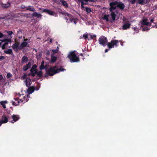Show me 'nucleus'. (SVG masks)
<instances>
[{
  "mask_svg": "<svg viewBox=\"0 0 157 157\" xmlns=\"http://www.w3.org/2000/svg\"><path fill=\"white\" fill-rule=\"evenodd\" d=\"M26 85L27 87H28L32 83V82L29 78H27L25 81Z\"/></svg>",
  "mask_w": 157,
  "mask_h": 157,
  "instance_id": "16",
  "label": "nucleus"
},
{
  "mask_svg": "<svg viewBox=\"0 0 157 157\" xmlns=\"http://www.w3.org/2000/svg\"><path fill=\"white\" fill-rule=\"evenodd\" d=\"M42 12L46 13L48 14L54 16L55 15H56V13L55 12L50 10H48L47 9H43Z\"/></svg>",
  "mask_w": 157,
  "mask_h": 157,
  "instance_id": "8",
  "label": "nucleus"
},
{
  "mask_svg": "<svg viewBox=\"0 0 157 157\" xmlns=\"http://www.w3.org/2000/svg\"><path fill=\"white\" fill-rule=\"evenodd\" d=\"M83 0H78V1L79 2H81V3H82V2H84Z\"/></svg>",
  "mask_w": 157,
  "mask_h": 157,
  "instance_id": "57",
  "label": "nucleus"
},
{
  "mask_svg": "<svg viewBox=\"0 0 157 157\" xmlns=\"http://www.w3.org/2000/svg\"><path fill=\"white\" fill-rule=\"evenodd\" d=\"M27 75L26 74H24L22 77H21V78L23 79H25L27 78Z\"/></svg>",
  "mask_w": 157,
  "mask_h": 157,
  "instance_id": "46",
  "label": "nucleus"
},
{
  "mask_svg": "<svg viewBox=\"0 0 157 157\" xmlns=\"http://www.w3.org/2000/svg\"><path fill=\"white\" fill-rule=\"evenodd\" d=\"M3 79V77L2 75H0V82H1L2 80Z\"/></svg>",
  "mask_w": 157,
  "mask_h": 157,
  "instance_id": "51",
  "label": "nucleus"
},
{
  "mask_svg": "<svg viewBox=\"0 0 157 157\" xmlns=\"http://www.w3.org/2000/svg\"><path fill=\"white\" fill-rule=\"evenodd\" d=\"M4 52L6 54H11V55L14 56L12 50L11 49H8L7 50H4Z\"/></svg>",
  "mask_w": 157,
  "mask_h": 157,
  "instance_id": "21",
  "label": "nucleus"
},
{
  "mask_svg": "<svg viewBox=\"0 0 157 157\" xmlns=\"http://www.w3.org/2000/svg\"><path fill=\"white\" fill-rule=\"evenodd\" d=\"M133 29L135 31H136L137 30V31H138V32L137 33H138L139 32V31H138V29L136 27H134L133 28Z\"/></svg>",
  "mask_w": 157,
  "mask_h": 157,
  "instance_id": "49",
  "label": "nucleus"
},
{
  "mask_svg": "<svg viewBox=\"0 0 157 157\" xmlns=\"http://www.w3.org/2000/svg\"><path fill=\"white\" fill-rule=\"evenodd\" d=\"M136 1V0H131L129 2H131L132 4H134L135 3Z\"/></svg>",
  "mask_w": 157,
  "mask_h": 157,
  "instance_id": "44",
  "label": "nucleus"
},
{
  "mask_svg": "<svg viewBox=\"0 0 157 157\" xmlns=\"http://www.w3.org/2000/svg\"><path fill=\"white\" fill-rule=\"evenodd\" d=\"M4 57L3 56H0V60H3L4 59Z\"/></svg>",
  "mask_w": 157,
  "mask_h": 157,
  "instance_id": "53",
  "label": "nucleus"
},
{
  "mask_svg": "<svg viewBox=\"0 0 157 157\" xmlns=\"http://www.w3.org/2000/svg\"><path fill=\"white\" fill-rule=\"evenodd\" d=\"M119 41H120L118 40H111L110 42H108L107 45L108 48L109 49H111L114 48V46H115L116 47H117L118 46L117 44Z\"/></svg>",
  "mask_w": 157,
  "mask_h": 157,
  "instance_id": "5",
  "label": "nucleus"
},
{
  "mask_svg": "<svg viewBox=\"0 0 157 157\" xmlns=\"http://www.w3.org/2000/svg\"><path fill=\"white\" fill-rule=\"evenodd\" d=\"M52 51L54 54L57 53L58 52V51H57V50H56V49L52 50Z\"/></svg>",
  "mask_w": 157,
  "mask_h": 157,
  "instance_id": "42",
  "label": "nucleus"
},
{
  "mask_svg": "<svg viewBox=\"0 0 157 157\" xmlns=\"http://www.w3.org/2000/svg\"><path fill=\"white\" fill-rule=\"evenodd\" d=\"M98 41L100 44L103 46H105L108 43V40L107 38L104 36H102L99 37Z\"/></svg>",
  "mask_w": 157,
  "mask_h": 157,
  "instance_id": "4",
  "label": "nucleus"
},
{
  "mask_svg": "<svg viewBox=\"0 0 157 157\" xmlns=\"http://www.w3.org/2000/svg\"><path fill=\"white\" fill-rule=\"evenodd\" d=\"M61 2V0H55L54 2L58 4H60V2Z\"/></svg>",
  "mask_w": 157,
  "mask_h": 157,
  "instance_id": "47",
  "label": "nucleus"
},
{
  "mask_svg": "<svg viewBox=\"0 0 157 157\" xmlns=\"http://www.w3.org/2000/svg\"><path fill=\"white\" fill-rule=\"evenodd\" d=\"M154 21V19L153 18H152V19H151V20H150V21L151 22H153V21Z\"/></svg>",
  "mask_w": 157,
  "mask_h": 157,
  "instance_id": "58",
  "label": "nucleus"
},
{
  "mask_svg": "<svg viewBox=\"0 0 157 157\" xmlns=\"http://www.w3.org/2000/svg\"><path fill=\"white\" fill-rule=\"evenodd\" d=\"M44 60H42L41 62V64L40 67V70H43L46 67L44 66Z\"/></svg>",
  "mask_w": 157,
  "mask_h": 157,
  "instance_id": "28",
  "label": "nucleus"
},
{
  "mask_svg": "<svg viewBox=\"0 0 157 157\" xmlns=\"http://www.w3.org/2000/svg\"><path fill=\"white\" fill-rule=\"evenodd\" d=\"M61 13L63 14L64 15L65 17L67 16L68 17V18L69 19V21L68 22V23L73 22L75 24L77 23L76 20L72 18V16L71 14L67 12H62Z\"/></svg>",
  "mask_w": 157,
  "mask_h": 157,
  "instance_id": "6",
  "label": "nucleus"
},
{
  "mask_svg": "<svg viewBox=\"0 0 157 157\" xmlns=\"http://www.w3.org/2000/svg\"><path fill=\"white\" fill-rule=\"evenodd\" d=\"M149 29H150L147 27H146L142 29V31H148Z\"/></svg>",
  "mask_w": 157,
  "mask_h": 157,
  "instance_id": "38",
  "label": "nucleus"
},
{
  "mask_svg": "<svg viewBox=\"0 0 157 157\" xmlns=\"http://www.w3.org/2000/svg\"><path fill=\"white\" fill-rule=\"evenodd\" d=\"M109 51V49H106L105 50V52H108V51Z\"/></svg>",
  "mask_w": 157,
  "mask_h": 157,
  "instance_id": "59",
  "label": "nucleus"
},
{
  "mask_svg": "<svg viewBox=\"0 0 157 157\" xmlns=\"http://www.w3.org/2000/svg\"><path fill=\"white\" fill-rule=\"evenodd\" d=\"M93 35V37L95 38V37H96V35L94 34V35Z\"/></svg>",
  "mask_w": 157,
  "mask_h": 157,
  "instance_id": "62",
  "label": "nucleus"
},
{
  "mask_svg": "<svg viewBox=\"0 0 157 157\" xmlns=\"http://www.w3.org/2000/svg\"><path fill=\"white\" fill-rule=\"evenodd\" d=\"M36 74L38 77H41L42 76L43 73L42 71H40L39 72H37V73H36Z\"/></svg>",
  "mask_w": 157,
  "mask_h": 157,
  "instance_id": "34",
  "label": "nucleus"
},
{
  "mask_svg": "<svg viewBox=\"0 0 157 157\" xmlns=\"http://www.w3.org/2000/svg\"><path fill=\"white\" fill-rule=\"evenodd\" d=\"M10 3L8 2L6 4H2V7L4 8H7L10 6Z\"/></svg>",
  "mask_w": 157,
  "mask_h": 157,
  "instance_id": "26",
  "label": "nucleus"
},
{
  "mask_svg": "<svg viewBox=\"0 0 157 157\" xmlns=\"http://www.w3.org/2000/svg\"><path fill=\"white\" fill-rule=\"evenodd\" d=\"M109 16V15H105L103 17V19L104 20H105L107 22H108L109 21V19L108 18V17Z\"/></svg>",
  "mask_w": 157,
  "mask_h": 157,
  "instance_id": "32",
  "label": "nucleus"
},
{
  "mask_svg": "<svg viewBox=\"0 0 157 157\" xmlns=\"http://www.w3.org/2000/svg\"><path fill=\"white\" fill-rule=\"evenodd\" d=\"M28 58L27 56H24L22 58L21 63H24L27 62L28 61Z\"/></svg>",
  "mask_w": 157,
  "mask_h": 157,
  "instance_id": "19",
  "label": "nucleus"
},
{
  "mask_svg": "<svg viewBox=\"0 0 157 157\" xmlns=\"http://www.w3.org/2000/svg\"><path fill=\"white\" fill-rule=\"evenodd\" d=\"M28 40V39H27V38H26V39H25L24 40V41H28V40Z\"/></svg>",
  "mask_w": 157,
  "mask_h": 157,
  "instance_id": "63",
  "label": "nucleus"
},
{
  "mask_svg": "<svg viewBox=\"0 0 157 157\" xmlns=\"http://www.w3.org/2000/svg\"><path fill=\"white\" fill-rule=\"evenodd\" d=\"M31 65V63L30 62H29L26 65L23 66V70L24 71H26L29 68Z\"/></svg>",
  "mask_w": 157,
  "mask_h": 157,
  "instance_id": "13",
  "label": "nucleus"
},
{
  "mask_svg": "<svg viewBox=\"0 0 157 157\" xmlns=\"http://www.w3.org/2000/svg\"><path fill=\"white\" fill-rule=\"evenodd\" d=\"M84 5V2H82V3H81V6L82 8H85Z\"/></svg>",
  "mask_w": 157,
  "mask_h": 157,
  "instance_id": "50",
  "label": "nucleus"
},
{
  "mask_svg": "<svg viewBox=\"0 0 157 157\" xmlns=\"http://www.w3.org/2000/svg\"><path fill=\"white\" fill-rule=\"evenodd\" d=\"M27 97L24 96L23 97L22 99H19V98H14V101H12L11 103L13 105L17 106L19 105H22L25 102L28 101V99H27Z\"/></svg>",
  "mask_w": 157,
  "mask_h": 157,
  "instance_id": "1",
  "label": "nucleus"
},
{
  "mask_svg": "<svg viewBox=\"0 0 157 157\" xmlns=\"http://www.w3.org/2000/svg\"><path fill=\"white\" fill-rule=\"evenodd\" d=\"M51 62L52 63H54L56 62V60L57 58L56 56H54L52 55L51 56Z\"/></svg>",
  "mask_w": 157,
  "mask_h": 157,
  "instance_id": "23",
  "label": "nucleus"
},
{
  "mask_svg": "<svg viewBox=\"0 0 157 157\" xmlns=\"http://www.w3.org/2000/svg\"><path fill=\"white\" fill-rule=\"evenodd\" d=\"M65 70H66L64 69L63 66L60 67L59 69H58V67H57V71L58 72V73L60 72V71H63Z\"/></svg>",
  "mask_w": 157,
  "mask_h": 157,
  "instance_id": "31",
  "label": "nucleus"
},
{
  "mask_svg": "<svg viewBox=\"0 0 157 157\" xmlns=\"http://www.w3.org/2000/svg\"><path fill=\"white\" fill-rule=\"evenodd\" d=\"M19 45L18 43H15L13 44L12 46V48L15 51H18L19 49Z\"/></svg>",
  "mask_w": 157,
  "mask_h": 157,
  "instance_id": "12",
  "label": "nucleus"
},
{
  "mask_svg": "<svg viewBox=\"0 0 157 157\" xmlns=\"http://www.w3.org/2000/svg\"><path fill=\"white\" fill-rule=\"evenodd\" d=\"M86 11L88 13H90L91 11V10L90 8L86 7L85 8Z\"/></svg>",
  "mask_w": 157,
  "mask_h": 157,
  "instance_id": "35",
  "label": "nucleus"
},
{
  "mask_svg": "<svg viewBox=\"0 0 157 157\" xmlns=\"http://www.w3.org/2000/svg\"><path fill=\"white\" fill-rule=\"evenodd\" d=\"M0 121L2 124L6 123L8 121V119L6 116L4 115L2 116V119L0 120Z\"/></svg>",
  "mask_w": 157,
  "mask_h": 157,
  "instance_id": "11",
  "label": "nucleus"
},
{
  "mask_svg": "<svg viewBox=\"0 0 157 157\" xmlns=\"http://www.w3.org/2000/svg\"><path fill=\"white\" fill-rule=\"evenodd\" d=\"M117 7L121 10H123L125 7L124 5L122 2H118L117 6Z\"/></svg>",
  "mask_w": 157,
  "mask_h": 157,
  "instance_id": "15",
  "label": "nucleus"
},
{
  "mask_svg": "<svg viewBox=\"0 0 157 157\" xmlns=\"http://www.w3.org/2000/svg\"><path fill=\"white\" fill-rule=\"evenodd\" d=\"M26 10H29L32 12H35L36 10L33 6H29L26 7Z\"/></svg>",
  "mask_w": 157,
  "mask_h": 157,
  "instance_id": "20",
  "label": "nucleus"
},
{
  "mask_svg": "<svg viewBox=\"0 0 157 157\" xmlns=\"http://www.w3.org/2000/svg\"><path fill=\"white\" fill-rule=\"evenodd\" d=\"M131 26V24L128 21H125L122 26V29L123 30H126L129 28Z\"/></svg>",
  "mask_w": 157,
  "mask_h": 157,
  "instance_id": "10",
  "label": "nucleus"
},
{
  "mask_svg": "<svg viewBox=\"0 0 157 157\" xmlns=\"http://www.w3.org/2000/svg\"><path fill=\"white\" fill-rule=\"evenodd\" d=\"M147 19H143L142 21V22L141 23V25H147Z\"/></svg>",
  "mask_w": 157,
  "mask_h": 157,
  "instance_id": "30",
  "label": "nucleus"
},
{
  "mask_svg": "<svg viewBox=\"0 0 157 157\" xmlns=\"http://www.w3.org/2000/svg\"><path fill=\"white\" fill-rule=\"evenodd\" d=\"M4 36L3 34L0 32V38H2Z\"/></svg>",
  "mask_w": 157,
  "mask_h": 157,
  "instance_id": "54",
  "label": "nucleus"
},
{
  "mask_svg": "<svg viewBox=\"0 0 157 157\" xmlns=\"http://www.w3.org/2000/svg\"><path fill=\"white\" fill-rule=\"evenodd\" d=\"M22 30L21 29H19L17 32V35H18L19 34H21L22 33Z\"/></svg>",
  "mask_w": 157,
  "mask_h": 157,
  "instance_id": "40",
  "label": "nucleus"
},
{
  "mask_svg": "<svg viewBox=\"0 0 157 157\" xmlns=\"http://www.w3.org/2000/svg\"><path fill=\"white\" fill-rule=\"evenodd\" d=\"M37 73V71H36V72H31L29 74V75H31L33 77H34L35 75Z\"/></svg>",
  "mask_w": 157,
  "mask_h": 157,
  "instance_id": "36",
  "label": "nucleus"
},
{
  "mask_svg": "<svg viewBox=\"0 0 157 157\" xmlns=\"http://www.w3.org/2000/svg\"><path fill=\"white\" fill-rule=\"evenodd\" d=\"M147 25H146L150 26L151 25V24L149 22H147Z\"/></svg>",
  "mask_w": 157,
  "mask_h": 157,
  "instance_id": "52",
  "label": "nucleus"
},
{
  "mask_svg": "<svg viewBox=\"0 0 157 157\" xmlns=\"http://www.w3.org/2000/svg\"><path fill=\"white\" fill-rule=\"evenodd\" d=\"M6 77L8 78H9L12 77V75L10 73H8L7 74Z\"/></svg>",
  "mask_w": 157,
  "mask_h": 157,
  "instance_id": "39",
  "label": "nucleus"
},
{
  "mask_svg": "<svg viewBox=\"0 0 157 157\" xmlns=\"http://www.w3.org/2000/svg\"><path fill=\"white\" fill-rule=\"evenodd\" d=\"M28 43L26 41H23L22 42L19 46V50H21L23 48L27 46Z\"/></svg>",
  "mask_w": 157,
  "mask_h": 157,
  "instance_id": "14",
  "label": "nucleus"
},
{
  "mask_svg": "<svg viewBox=\"0 0 157 157\" xmlns=\"http://www.w3.org/2000/svg\"><path fill=\"white\" fill-rule=\"evenodd\" d=\"M57 66L56 65L54 66L51 67L47 71V74L50 76H52L55 74L58 73L57 71Z\"/></svg>",
  "mask_w": 157,
  "mask_h": 157,
  "instance_id": "3",
  "label": "nucleus"
},
{
  "mask_svg": "<svg viewBox=\"0 0 157 157\" xmlns=\"http://www.w3.org/2000/svg\"><path fill=\"white\" fill-rule=\"evenodd\" d=\"M154 10H155L157 9V4L154 6Z\"/></svg>",
  "mask_w": 157,
  "mask_h": 157,
  "instance_id": "56",
  "label": "nucleus"
},
{
  "mask_svg": "<svg viewBox=\"0 0 157 157\" xmlns=\"http://www.w3.org/2000/svg\"><path fill=\"white\" fill-rule=\"evenodd\" d=\"M65 19L67 20V22H68V18H67V17H65Z\"/></svg>",
  "mask_w": 157,
  "mask_h": 157,
  "instance_id": "61",
  "label": "nucleus"
},
{
  "mask_svg": "<svg viewBox=\"0 0 157 157\" xmlns=\"http://www.w3.org/2000/svg\"><path fill=\"white\" fill-rule=\"evenodd\" d=\"M32 16L33 17H36L37 18H41L42 17V15L40 13H37L36 12H35L32 14Z\"/></svg>",
  "mask_w": 157,
  "mask_h": 157,
  "instance_id": "17",
  "label": "nucleus"
},
{
  "mask_svg": "<svg viewBox=\"0 0 157 157\" xmlns=\"http://www.w3.org/2000/svg\"><path fill=\"white\" fill-rule=\"evenodd\" d=\"M21 7L20 8H21L22 9H26V7L24 5L21 4Z\"/></svg>",
  "mask_w": 157,
  "mask_h": 157,
  "instance_id": "43",
  "label": "nucleus"
},
{
  "mask_svg": "<svg viewBox=\"0 0 157 157\" xmlns=\"http://www.w3.org/2000/svg\"><path fill=\"white\" fill-rule=\"evenodd\" d=\"M1 47L2 49H4L6 48V45L3 44L2 45Z\"/></svg>",
  "mask_w": 157,
  "mask_h": 157,
  "instance_id": "48",
  "label": "nucleus"
},
{
  "mask_svg": "<svg viewBox=\"0 0 157 157\" xmlns=\"http://www.w3.org/2000/svg\"><path fill=\"white\" fill-rule=\"evenodd\" d=\"M84 1L86 2H94L97 0H83Z\"/></svg>",
  "mask_w": 157,
  "mask_h": 157,
  "instance_id": "41",
  "label": "nucleus"
},
{
  "mask_svg": "<svg viewBox=\"0 0 157 157\" xmlns=\"http://www.w3.org/2000/svg\"><path fill=\"white\" fill-rule=\"evenodd\" d=\"M90 39H93V37L92 35H90Z\"/></svg>",
  "mask_w": 157,
  "mask_h": 157,
  "instance_id": "60",
  "label": "nucleus"
},
{
  "mask_svg": "<svg viewBox=\"0 0 157 157\" xmlns=\"http://www.w3.org/2000/svg\"><path fill=\"white\" fill-rule=\"evenodd\" d=\"M67 57L70 60V61L71 63L78 62L80 61L79 58L75 54V51L70 52Z\"/></svg>",
  "mask_w": 157,
  "mask_h": 157,
  "instance_id": "2",
  "label": "nucleus"
},
{
  "mask_svg": "<svg viewBox=\"0 0 157 157\" xmlns=\"http://www.w3.org/2000/svg\"><path fill=\"white\" fill-rule=\"evenodd\" d=\"M46 54L48 55H49L50 54V52L48 50L46 51Z\"/></svg>",
  "mask_w": 157,
  "mask_h": 157,
  "instance_id": "55",
  "label": "nucleus"
},
{
  "mask_svg": "<svg viewBox=\"0 0 157 157\" xmlns=\"http://www.w3.org/2000/svg\"><path fill=\"white\" fill-rule=\"evenodd\" d=\"M0 41L2 42H5V43H4V44L6 46L8 44L9 42H11L10 39H4L3 40H1Z\"/></svg>",
  "mask_w": 157,
  "mask_h": 157,
  "instance_id": "22",
  "label": "nucleus"
},
{
  "mask_svg": "<svg viewBox=\"0 0 157 157\" xmlns=\"http://www.w3.org/2000/svg\"><path fill=\"white\" fill-rule=\"evenodd\" d=\"M7 102L6 101H1L0 102V104L1 105H2L3 107L5 109L6 108V104L7 103Z\"/></svg>",
  "mask_w": 157,
  "mask_h": 157,
  "instance_id": "27",
  "label": "nucleus"
},
{
  "mask_svg": "<svg viewBox=\"0 0 157 157\" xmlns=\"http://www.w3.org/2000/svg\"><path fill=\"white\" fill-rule=\"evenodd\" d=\"M111 12V13L110 14V16L111 17L113 21L115 19L116 17V14H115L114 12H113V11H112Z\"/></svg>",
  "mask_w": 157,
  "mask_h": 157,
  "instance_id": "24",
  "label": "nucleus"
},
{
  "mask_svg": "<svg viewBox=\"0 0 157 157\" xmlns=\"http://www.w3.org/2000/svg\"><path fill=\"white\" fill-rule=\"evenodd\" d=\"M83 36L85 40H89L90 39L88 38V36L87 34H84L83 35Z\"/></svg>",
  "mask_w": 157,
  "mask_h": 157,
  "instance_id": "37",
  "label": "nucleus"
},
{
  "mask_svg": "<svg viewBox=\"0 0 157 157\" xmlns=\"http://www.w3.org/2000/svg\"><path fill=\"white\" fill-rule=\"evenodd\" d=\"M137 3L141 5H144V0H137Z\"/></svg>",
  "mask_w": 157,
  "mask_h": 157,
  "instance_id": "33",
  "label": "nucleus"
},
{
  "mask_svg": "<svg viewBox=\"0 0 157 157\" xmlns=\"http://www.w3.org/2000/svg\"><path fill=\"white\" fill-rule=\"evenodd\" d=\"M7 33L9 35H11L13 33V32L12 31H7Z\"/></svg>",
  "mask_w": 157,
  "mask_h": 157,
  "instance_id": "45",
  "label": "nucleus"
},
{
  "mask_svg": "<svg viewBox=\"0 0 157 157\" xmlns=\"http://www.w3.org/2000/svg\"><path fill=\"white\" fill-rule=\"evenodd\" d=\"M52 39H51L50 40L49 42L50 43H52Z\"/></svg>",
  "mask_w": 157,
  "mask_h": 157,
  "instance_id": "64",
  "label": "nucleus"
},
{
  "mask_svg": "<svg viewBox=\"0 0 157 157\" xmlns=\"http://www.w3.org/2000/svg\"><path fill=\"white\" fill-rule=\"evenodd\" d=\"M35 90L34 87H29L27 90V92L29 94H30L33 93Z\"/></svg>",
  "mask_w": 157,
  "mask_h": 157,
  "instance_id": "18",
  "label": "nucleus"
},
{
  "mask_svg": "<svg viewBox=\"0 0 157 157\" xmlns=\"http://www.w3.org/2000/svg\"><path fill=\"white\" fill-rule=\"evenodd\" d=\"M11 117L13 120L10 121V122L11 123H13L15 122L18 121L20 119V117L18 115L13 114L12 116Z\"/></svg>",
  "mask_w": 157,
  "mask_h": 157,
  "instance_id": "9",
  "label": "nucleus"
},
{
  "mask_svg": "<svg viewBox=\"0 0 157 157\" xmlns=\"http://www.w3.org/2000/svg\"><path fill=\"white\" fill-rule=\"evenodd\" d=\"M61 2H62V5L65 7H68V4L65 1L63 0H61Z\"/></svg>",
  "mask_w": 157,
  "mask_h": 157,
  "instance_id": "29",
  "label": "nucleus"
},
{
  "mask_svg": "<svg viewBox=\"0 0 157 157\" xmlns=\"http://www.w3.org/2000/svg\"><path fill=\"white\" fill-rule=\"evenodd\" d=\"M118 3V2L115 1L111 2L109 3V6L110 8L109 9V11L110 12H112L113 10H114L116 9Z\"/></svg>",
  "mask_w": 157,
  "mask_h": 157,
  "instance_id": "7",
  "label": "nucleus"
},
{
  "mask_svg": "<svg viewBox=\"0 0 157 157\" xmlns=\"http://www.w3.org/2000/svg\"><path fill=\"white\" fill-rule=\"evenodd\" d=\"M37 67V66L36 65H33L30 69V71L36 72V71H37L36 70Z\"/></svg>",
  "mask_w": 157,
  "mask_h": 157,
  "instance_id": "25",
  "label": "nucleus"
}]
</instances>
